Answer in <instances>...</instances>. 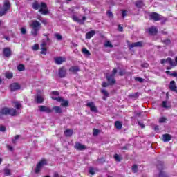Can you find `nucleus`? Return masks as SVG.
<instances>
[{
	"mask_svg": "<svg viewBox=\"0 0 177 177\" xmlns=\"http://www.w3.org/2000/svg\"><path fill=\"white\" fill-rule=\"evenodd\" d=\"M32 8L35 9V10H38L39 13H41V15H48L49 13V10H48V5H46V3L41 2L40 4L38 3V1H35L32 4Z\"/></svg>",
	"mask_w": 177,
	"mask_h": 177,
	"instance_id": "f257e3e1",
	"label": "nucleus"
},
{
	"mask_svg": "<svg viewBox=\"0 0 177 177\" xmlns=\"http://www.w3.org/2000/svg\"><path fill=\"white\" fill-rule=\"evenodd\" d=\"M30 24V27L32 28V35L37 37V35H38V32H39V30L42 28V24L37 20L31 21Z\"/></svg>",
	"mask_w": 177,
	"mask_h": 177,
	"instance_id": "f03ea898",
	"label": "nucleus"
},
{
	"mask_svg": "<svg viewBox=\"0 0 177 177\" xmlns=\"http://www.w3.org/2000/svg\"><path fill=\"white\" fill-rule=\"evenodd\" d=\"M17 111L16 109L13 108H3L0 111V118H3V115H11L12 117H15L16 115Z\"/></svg>",
	"mask_w": 177,
	"mask_h": 177,
	"instance_id": "7ed1b4c3",
	"label": "nucleus"
},
{
	"mask_svg": "<svg viewBox=\"0 0 177 177\" xmlns=\"http://www.w3.org/2000/svg\"><path fill=\"white\" fill-rule=\"evenodd\" d=\"M149 19L154 20V21H160V20H162V24H165V21H167V19L165 17L154 12L149 14Z\"/></svg>",
	"mask_w": 177,
	"mask_h": 177,
	"instance_id": "20e7f679",
	"label": "nucleus"
},
{
	"mask_svg": "<svg viewBox=\"0 0 177 177\" xmlns=\"http://www.w3.org/2000/svg\"><path fill=\"white\" fill-rule=\"evenodd\" d=\"M44 165H48L46 160L39 161L35 168V174H39V172H41V169L44 168Z\"/></svg>",
	"mask_w": 177,
	"mask_h": 177,
	"instance_id": "39448f33",
	"label": "nucleus"
},
{
	"mask_svg": "<svg viewBox=\"0 0 177 177\" xmlns=\"http://www.w3.org/2000/svg\"><path fill=\"white\" fill-rule=\"evenodd\" d=\"M51 98L53 100L61 102V106H62V107H68V102L63 99V97L52 96Z\"/></svg>",
	"mask_w": 177,
	"mask_h": 177,
	"instance_id": "423d86ee",
	"label": "nucleus"
},
{
	"mask_svg": "<svg viewBox=\"0 0 177 177\" xmlns=\"http://www.w3.org/2000/svg\"><path fill=\"white\" fill-rule=\"evenodd\" d=\"M160 63L161 64H164L165 63H169V64H170V66H176V63L171 57H168L166 59H161Z\"/></svg>",
	"mask_w": 177,
	"mask_h": 177,
	"instance_id": "0eeeda50",
	"label": "nucleus"
},
{
	"mask_svg": "<svg viewBox=\"0 0 177 177\" xmlns=\"http://www.w3.org/2000/svg\"><path fill=\"white\" fill-rule=\"evenodd\" d=\"M39 110L40 113H47V114H50V113H52L53 111V110L50 109V108L45 106L44 105H40L39 106Z\"/></svg>",
	"mask_w": 177,
	"mask_h": 177,
	"instance_id": "6e6552de",
	"label": "nucleus"
},
{
	"mask_svg": "<svg viewBox=\"0 0 177 177\" xmlns=\"http://www.w3.org/2000/svg\"><path fill=\"white\" fill-rule=\"evenodd\" d=\"M86 106L87 107H89L91 111H93V113H97V108L96 107V106H95V102H88Z\"/></svg>",
	"mask_w": 177,
	"mask_h": 177,
	"instance_id": "1a4fd4ad",
	"label": "nucleus"
},
{
	"mask_svg": "<svg viewBox=\"0 0 177 177\" xmlns=\"http://www.w3.org/2000/svg\"><path fill=\"white\" fill-rule=\"evenodd\" d=\"M66 74H67V70H66V68L64 66H62V68H59L58 72V75L59 78H64Z\"/></svg>",
	"mask_w": 177,
	"mask_h": 177,
	"instance_id": "9d476101",
	"label": "nucleus"
},
{
	"mask_svg": "<svg viewBox=\"0 0 177 177\" xmlns=\"http://www.w3.org/2000/svg\"><path fill=\"white\" fill-rule=\"evenodd\" d=\"M74 148L76 149V150H79V151L86 150V146L81 144V142H76Z\"/></svg>",
	"mask_w": 177,
	"mask_h": 177,
	"instance_id": "9b49d317",
	"label": "nucleus"
},
{
	"mask_svg": "<svg viewBox=\"0 0 177 177\" xmlns=\"http://www.w3.org/2000/svg\"><path fill=\"white\" fill-rule=\"evenodd\" d=\"M169 89H170L171 92H176V93H177V86L176 82H175V81L172 80L170 82L169 85Z\"/></svg>",
	"mask_w": 177,
	"mask_h": 177,
	"instance_id": "f8f14e48",
	"label": "nucleus"
},
{
	"mask_svg": "<svg viewBox=\"0 0 177 177\" xmlns=\"http://www.w3.org/2000/svg\"><path fill=\"white\" fill-rule=\"evenodd\" d=\"M72 19L74 21H76L77 23H79L80 24H84V21L86 20V17L84 16L82 17V20L80 19L77 15H73L72 17Z\"/></svg>",
	"mask_w": 177,
	"mask_h": 177,
	"instance_id": "ddd939ff",
	"label": "nucleus"
},
{
	"mask_svg": "<svg viewBox=\"0 0 177 177\" xmlns=\"http://www.w3.org/2000/svg\"><path fill=\"white\" fill-rule=\"evenodd\" d=\"M21 86L19 83H12L10 85V89L11 92H15V91H19L20 89Z\"/></svg>",
	"mask_w": 177,
	"mask_h": 177,
	"instance_id": "4468645a",
	"label": "nucleus"
},
{
	"mask_svg": "<svg viewBox=\"0 0 177 177\" xmlns=\"http://www.w3.org/2000/svg\"><path fill=\"white\" fill-rule=\"evenodd\" d=\"M55 64H62L66 62V58L63 57H57L54 59Z\"/></svg>",
	"mask_w": 177,
	"mask_h": 177,
	"instance_id": "2eb2a0df",
	"label": "nucleus"
},
{
	"mask_svg": "<svg viewBox=\"0 0 177 177\" xmlns=\"http://www.w3.org/2000/svg\"><path fill=\"white\" fill-rule=\"evenodd\" d=\"M129 46L130 49H132V48H142V46H143V42L138 41V42L132 43Z\"/></svg>",
	"mask_w": 177,
	"mask_h": 177,
	"instance_id": "dca6fc26",
	"label": "nucleus"
},
{
	"mask_svg": "<svg viewBox=\"0 0 177 177\" xmlns=\"http://www.w3.org/2000/svg\"><path fill=\"white\" fill-rule=\"evenodd\" d=\"M3 55L6 57H10V56H12V50L9 48H6L3 49Z\"/></svg>",
	"mask_w": 177,
	"mask_h": 177,
	"instance_id": "f3484780",
	"label": "nucleus"
},
{
	"mask_svg": "<svg viewBox=\"0 0 177 177\" xmlns=\"http://www.w3.org/2000/svg\"><path fill=\"white\" fill-rule=\"evenodd\" d=\"M106 80L109 84V85H114L115 84V79L111 75H106Z\"/></svg>",
	"mask_w": 177,
	"mask_h": 177,
	"instance_id": "a211bd4d",
	"label": "nucleus"
},
{
	"mask_svg": "<svg viewBox=\"0 0 177 177\" xmlns=\"http://www.w3.org/2000/svg\"><path fill=\"white\" fill-rule=\"evenodd\" d=\"M148 32L150 35H156V34L158 32V30H157V28L152 26L148 29Z\"/></svg>",
	"mask_w": 177,
	"mask_h": 177,
	"instance_id": "6ab92c4d",
	"label": "nucleus"
},
{
	"mask_svg": "<svg viewBox=\"0 0 177 177\" xmlns=\"http://www.w3.org/2000/svg\"><path fill=\"white\" fill-rule=\"evenodd\" d=\"M3 8L7 11L10 10V2L9 1V0L4 1V4Z\"/></svg>",
	"mask_w": 177,
	"mask_h": 177,
	"instance_id": "aec40b11",
	"label": "nucleus"
},
{
	"mask_svg": "<svg viewBox=\"0 0 177 177\" xmlns=\"http://www.w3.org/2000/svg\"><path fill=\"white\" fill-rule=\"evenodd\" d=\"M96 34L95 30H91L86 34V39H91Z\"/></svg>",
	"mask_w": 177,
	"mask_h": 177,
	"instance_id": "412c9836",
	"label": "nucleus"
},
{
	"mask_svg": "<svg viewBox=\"0 0 177 177\" xmlns=\"http://www.w3.org/2000/svg\"><path fill=\"white\" fill-rule=\"evenodd\" d=\"M172 139V136L170 134H163L162 135V140L163 142H169Z\"/></svg>",
	"mask_w": 177,
	"mask_h": 177,
	"instance_id": "4be33fe9",
	"label": "nucleus"
},
{
	"mask_svg": "<svg viewBox=\"0 0 177 177\" xmlns=\"http://www.w3.org/2000/svg\"><path fill=\"white\" fill-rule=\"evenodd\" d=\"M69 71L71 73H73V74H75V73H78V71H80V66H71L69 68Z\"/></svg>",
	"mask_w": 177,
	"mask_h": 177,
	"instance_id": "5701e85b",
	"label": "nucleus"
},
{
	"mask_svg": "<svg viewBox=\"0 0 177 177\" xmlns=\"http://www.w3.org/2000/svg\"><path fill=\"white\" fill-rule=\"evenodd\" d=\"M156 167H157L158 169L160 171V172H161V171H162V169H164V162L158 161L157 164H156Z\"/></svg>",
	"mask_w": 177,
	"mask_h": 177,
	"instance_id": "b1692460",
	"label": "nucleus"
},
{
	"mask_svg": "<svg viewBox=\"0 0 177 177\" xmlns=\"http://www.w3.org/2000/svg\"><path fill=\"white\" fill-rule=\"evenodd\" d=\"M135 5L136 8H143V6H145V2L143 0H138L136 1Z\"/></svg>",
	"mask_w": 177,
	"mask_h": 177,
	"instance_id": "393cba45",
	"label": "nucleus"
},
{
	"mask_svg": "<svg viewBox=\"0 0 177 177\" xmlns=\"http://www.w3.org/2000/svg\"><path fill=\"white\" fill-rule=\"evenodd\" d=\"M46 46V43L44 42L41 44V55H46V48H45Z\"/></svg>",
	"mask_w": 177,
	"mask_h": 177,
	"instance_id": "a878e982",
	"label": "nucleus"
},
{
	"mask_svg": "<svg viewBox=\"0 0 177 177\" xmlns=\"http://www.w3.org/2000/svg\"><path fill=\"white\" fill-rule=\"evenodd\" d=\"M53 111L57 113V114H62L63 113V110H62V108L60 106H54L53 107Z\"/></svg>",
	"mask_w": 177,
	"mask_h": 177,
	"instance_id": "bb28decb",
	"label": "nucleus"
},
{
	"mask_svg": "<svg viewBox=\"0 0 177 177\" xmlns=\"http://www.w3.org/2000/svg\"><path fill=\"white\" fill-rule=\"evenodd\" d=\"M21 138L20 135H16L14 138H12V145H16L17 140H19Z\"/></svg>",
	"mask_w": 177,
	"mask_h": 177,
	"instance_id": "cd10ccee",
	"label": "nucleus"
},
{
	"mask_svg": "<svg viewBox=\"0 0 177 177\" xmlns=\"http://www.w3.org/2000/svg\"><path fill=\"white\" fill-rule=\"evenodd\" d=\"M115 127L116 128V129H122V123H121V122L120 121H115Z\"/></svg>",
	"mask_w": 177,
	"mask_h": 177,
	"instance_id": "c85d7f7f",
	"label": "nucleus"
},
{
	"mask_svg": "<svg viewBox=\"0 0 177 177\" xmlns=\"http://www.w3.org/2000/svg\"><path fill=\"white\" fill-rule=\"evenodd\" d=\"M8 13V10H6L3 7L0 6V17L5 16Z\"/></svg>",
	"mask_w": 177,
	"mask_h": 177,
	"instance_id": "c756f323",
	"label": "nucleus"
},
{
	"mask_svg": "<svg viewBox=\"0 0 177 177\" xmlns=\"http://www.w3.org/2000/svg\"><path fill=\"white\" fill-rule=\"evenodd\" d=\"M35 100L37 102V103L41 104L44 102V97H42V96L38 95L37 96V97L35 98Z\"/></svg>",
	"mask_w": 177,
	"mask_h": 177,
	"instance_id": "7c9ffc66",
	"label": "nucleus"
},
{
	"mask_svg": "<svg viewBox=\"0 0 177 177\" xmlns=\"http://www.w3.org/2000/svg\"><path fill=\"white\" fill-rule=\"evenodd\" d=\"M64 135L67 137L70 138V136H73V130L67 129L64 131Z\"/></svg>",
	"mask_w": 177,
	"mask_h": 177,
	"instance_id": "2f4dec72",
	"label": "nucleus"
},
{
	"mask_svg": "<svg viewBox=\"0 0 177 177\" xmlns=\"http://www.w3.org/2000/svg\"><path fill=\"white\" fill-rule=\"evenodd\" d=\"M38 20H40V21L44 25L46 26L47 24H48L49 22H48V19H44L42 17H39Z\"/></svg>",
	"mask_w": 177,
	"mask_h": 177,
	"instance_id": "473e14b6",
	"label": "nucleus"
},
{
	"mask_svg": "<svg viewBox=\"0 0 177 177\" xmlns=\"http://www.w3.org/2000/svg\"><path fill=\"white\" fill-rule=\"evenodd\" d=\"M129 97H130V99H138L139 97V93H135L133 94H131L129 95Z\"/></svg>",
	"mask_w": 177,
	"mask_h": 177,
	"instance_id": "72a5a7b5",
	"label": "nucleus"
},
{
	"mask_svg": "<svg viewBox=\"0 0 177 177\" xmlns=\"http://www.w3.org/2000/svg\"><path fill=\"white\" fill-rule=\"evenodd\" d=\"M6 77H7L8 80H12V78H13V73L12 72H6Z\"/></svg>",
	"mask_w": 177,
	"mask_h": 177,
	"instance_id": "f704fd0d",
	"label": "nucleus"
},
{
	"mask_svg": "<svg viewBox=\"0 0 177 177\" xmlns=\"http://www.w3.org/2000/svg\"><path fill=\"white\" fill-rule=\"evenodd\" d=\"M82 52L84 55H85L86 56H91V53L89 52V50H88V49H86V48H83L82 50Z\"/></svg>",
	"mask_w": 177,
	"mask_h": 177,
	"instance_id": "c9c22d12",
	"label": "nucleus"
},
{
	"mask_svg": "<svg viewBox=\"0 0 177 177\" xmlns=\"http://www.w3.org/2000/svg\"><path fill=\"white\" fill-rule=\"evenodd\" d=\"M44 42H45L46 46V45H50V44H51V41L49 37H46L45 39H44L42 41V44H44Z\"/></svg>",
	"mask_w": 177,
	"mask_h": 177,
	"instance_id": "e433bc0d",
	"label": "nucleus"
},
{
	"mask_svg": "<svg viewBox=\"0 0 177 177\" xmlns=\"http://www.w3.org/2000/svg\"><path fill=\"white\" fill-rule=\"evenodd\" d=\"M55 37L57 41H62L63 39V37H62V35L59 33L55 34Z\"/></svg>",
	"mask_w": 177,
	"mask_h": 177,
	"instance_id": "4c0bfd02",
	"label": "nucleus"
},
{
	"mask_svg": "<svg viewBox=\"0 0 177 177\" xmlns=\"http://www.w3.org/2000/svg\"><path fill=\"white\" fill-rule=\"evenodd\" d=\"M118 74L120 77H124V75H125V74H127V71H125V69H123V70H120L119 72H118Z\"/></svg>",
	"mask_w": 177,
	"mask_h": 177,
	"instance_id": "58836bf2",
	"label": "nucleus"
},
{
	"mask_svg": "<svg viewBox=\"0 0 177 177\" xmlns=\"http://www.w3.org/2000/svg\"><path fill=\"white\" fill-rule=\"evenodd\" d=\"M159 177H168V175H167V173L163 171H160L159 173Z\"/></svg>",
	"mask_w": 177,
	"mask_h": 177,
	"instance_id": "ea45409f",
	"label": "nucleus"
},
{
	"mask_svg": "<svg viewBox=\"0 0 177 177\" xmlns=\"http://www.w3.org/2000/svg\"><path fill=\"white\" fill-rule=\"evenodd\" d=\"M162 42L163 44H165L166 45H171V39H167L165 40H162Z\"/></svg>",
	"mask_w": 177,
	"mask_h": 177,
	"instance_id": "a19ab883",
	"label": "nucleus"
},
{
	"mask_svg": "<svg viewBox=\"0 0 177 177\" xmlns=\"http://www.w3.org/2000/svg\"><path fill=\"white\" fill-rule=\"evenodd\" d=\"M132 171L133 172H134V174H136V172H138V165H133L132 166Z\"/></svg>",
	"mask_w": 177,
	"mask_h": 177,
	"instance_id": "79ce46f5",
	"label": "nucleus"
},
{
	"mask_svg": "<svg viewBox=\"0 0 177 177\" xmlns=\"http://www.w3.org/2000/svg\"><path fill=\"white\" fill-rule=\"evenodd\" d=\"M32 50H38L39 49V45L38 44H35L32 46Z\"/></svg>",
	"mask_w": 177,
	"mask_h": 177,
	"instance_id": "37998d69",
	"label": "nucleus"
},
{
	"mask_svg": "<svg viewBox=\"0 0 177 177\" xmlns=\"http://www.w3.org/2000/svg\"><path fill=\"white\" fill-rule=\"evenodd\" d=\"M4 174L6 176H9L10 175V170L8 168L4 169Z\"/></svg>",
	"mask_w": 177,
	"mask_h": 177,
	"instance_id": "c03bdc74",
	"label": "nucleus"
},
{
	"mask_svg": "<svg viewBox=\"0 0 177 177\" xmlns=\"http://www.w3.org/2000/svg\"><path fill=\"white\" fill-rule=\"evenodd\" d=\"M101 93L104 95V96H106V97H108L109 96V92H107V91H106L105 89L102 90Z\"/></svg>",
	"mask_w": 177,
	"mask_h": 177,
	"instance_id": "a18cd8bd",
	"label": "nucleus"
},
{
	"mask_svg": "<svg viewBox=\"0 0 177 177\" xmlns=\"http://www.w3.org/2000/svg\"><path fill=\"white\" fill-rule=\"evenodd\" d=\"M127 13H128V11L122 10V17L123 19L125 18V16H127Z\"/></svg>",
	"mask_w": 177,
	"mask_h": 177,
	"instance_id": "49530a36",
	"label": "nucleus"
},
{
	"mask_svg": "<svg viewBox=\"0 0 177 177\" xmlns=\"http://www.w3.org/2000/svg\"><path fill=\"white\" fill-rule=\"evenodd\" d=\"M167 101H163L162 103V107H163L164 109H168V106L167 104Z\"/></svg>",
	"mask_w": 177,
	"mask_h": 177,
	"instance_id": "de8ad7c7",
	"label": "nucleus"
},
{
	"mask_svg": "<svg viewBox=\"0 0 177 177\" xmlns=\"http://www.w3.org/2000/svg\"><path fill=\"white\" fill-rule=\"evenodd\" d=\"M129 146L130 145L129 144H127V145H124V147H122L120 149H121V150H129Z\"/></svg>",
	"mask_w": 177,
	"mask_h": 177,
	"instance_id": "09e8293b",
	"label": "nucleus"
},
{
	"mask_svg": "<svg viewBox=\"0 0 177 177\" xmlns=\"http://www.w3.org/2000/svg\"><path fill=\"white\" fill-rule=\"evenodd\" d=\"M88 172L91 175H95V169H93V167H90L88 169Z\"/></svg>",
	"mask_w": 177,
	"mask_h": 177,
	"instance_id": "8fccbe9b",
	"label": "nucleus"
},
{
	"mask_svg": "<svg viewBox=\"0 0 177 177\" xmlns=\"http://www.w3.org/2000/svg\"><path fill=\"white\" fill-rule=\"evenodd\" d=\"M6 131V127L3 125L0 126V132H5Z\"/></svg>",
	"mask_w": 177,
	"mask_h": 177,
	"instance_id": "3c124183",
	"label": "nucleus"
},
{
	"mask_svg": "<svg viewBox=\"0 0 177 177\" xmlns=\"http://www.w3.org/2000/svg\"><path fill=\"white\" fill-rule=\"evenodd\" d=\"M93 136H97V135H99V129H93Z\"/></svg>",
	"mask_w": 177,
	"mask_h": 177,
	"instance_id": "603ef678",
	"label": "nucleus"
},
{
	"mask_svg": "<svg viewBox=\"0 0 177 177\" xmlns=\"http://www.w3.org/2000/svg\"><path fill=\"white\" fill-rule=\"evenodd\" d=\"M165 121H167V119L164 117H162L159 119V122H160V124L165 122Z\"/></svg>",
	"mask_w": 177,
	"mask_h": 177,
	"instance_id": "864d4df0",
	"label": "nucleus"
},
{
	"mask_svg": "<svg viewBox=\"0 0 177 177\" xmlns=\"http://www.w3.org/2000/svg\"><path fill=\"white\" fill-rule=\"evenodd\" d=\"M15 108L17 110H19L21 108V105L19 102H15Z\"/></svg>",
	"mask_w": 177,
	"mask_h": 177,
	"instance_id": "5fc2aeb1",
	"label": "nucleus"
},
{
	"mask_svg": "<svg viewBox=\"0 0 177 177\" xmlns=\"http://www.w3.org/2000/svg\"><path fill=\"white\" fill-rule=\"evenodd\" d=\"M118 31H120V32H122V31H124V28L121 26V25H118Z\"/></svg>",
	"mask_w": 177,
	"mask_h": 177,
	"instance_id": "6e6d98bb",
	"label": "nucleus"
},
{
	"mask_svg": "<svg viewBox=\"0 0 177 177\" xmlns=\"http://www.w3.org/2000/svg\"><path fill=\"white\" fill-rule=\"evenodd\" d=\"M106 15H107L108 17H113L114 16L113 15V12H111V11H110V10L107 11Z\"/></svg>",
	"mask_w": 177,
	"mask_h": 177,
	"instance_id": "4d7b16f0",
	"label": "nucleus"
},
{
	"mask_svg": "<svg viewBox=\"0 0 177 177\" xmlns=\"http://www.w3.org/2000/svg\"><path fill=\"white\" fill-rule=\"evenodd\" d=\"M114 158L115 160H116V161H121V159L120 158V156L118 154H115Z\"/></svg>",
	"mask_w": 177,
	"mask_h": 177,
	"instance_id": "13d9d810",
	"label": "nucleus"
},
{
	"mask_svg": "<svg viewBox=\"0 0 177 177\" xmlns=\"http://www.w3.org/2000/svg\"><path fill=\"white\" fill-rule=\"evenodd\" d=\"M117 74V68H113L112 71V74L111 75H113V77H115V75Z\"/></svg>",
	"mask_w": 177,
	"mask_h": 177,
	"instance_id": "bf43d9fd",
	"label": "nucleus"
},
{
	"mask_svg": "<svg viewBox=\"0 0 177 177\" xmlns=\"http://www.w3.org/2000/svg\"><path fill=\"white\" fill-rule=\"evenodd\" d=\"M105 46L109 47V48H113V44H111V43H110V41H108L105 44Z\"/></svg>",
	"mask_w": 177,
	"mask_h": 177,
	"instance_id": "052dcab7",
	"label": "nucleus"
},
{
	"mask_svg": "<svg viewBox=\"0 0 177 177\" xmlns=\"http://www.w3.org/2000/svg\"><path fill=\"white\" fill-rule=\"evenodd\" d=\"M135 80L136 81H138V82H143L144 81L143 78L141 77H136Z\"/></svg>",
	"mask_w": 177,
	"mask_h": 177,
	"instance_id": "680f3d73",
	"label": "nucleus"
},
{
	"mask_svg": "<svg viewBox=\"0 0 177 177\" xmlns=\"http://www.w3.org/2000/svg\"><path fill=\"white\" fill-rule=\"evenodd\" d=\"M17 70H19V71H23V64H19L17 66Z\"/></svg>",
	"mask_w": 177,
	"mask_h": 177,
	"instance_id": "e2e57ef3",
	"label": "nucleus"
},
{
	"mask_svg": "<svg viewBox=\"0 0 177 177\" xmlns=\"http://www.w3.org/2000/svg\"><path fill=\"white\" fill-rule=\"evenodd\" d=\"M7 149L8 150H9L10 151H13V147L9 145H7Z\"/></svg>",
	"mask_w": 177,
	"mask_h": 177,
	"instance_id": "0e129e2a",
	"label": "nucleus"
},
{
	"mask_svg": "<svg viewBox=\"0 0 177 177\" xmlns=\"http://www.w3.org/2000/svg\"><path fill=\"white\" fill-rule=\"evenodd\" d=\"M109 85H110L109 83H107V82H103L102 83L103 88H107V86H109Z\"/></svg>",
	"mask_w": 177,
	"mask_h": 177,
	"instance_id": "69168bd1",
	"label": "nucleus"
},
{
	"mask_svg": "<svg viewBox=\"0 0 177 177\" xmlns=\"http://www.w3.org/2000/svg\"><path fill=\"white\" fill-rule=\"evenodd\" d=\"M52 95H54L55 96H59V91H52Z\"/></svg>",
	"mask_w": 177,
	"mask_h": 177,
	"instance_id": "338daca9",
	"label": "nucleus"
},
{
	"mask_svg": "<svg viewBox=\"0 0 177 177\" xmlns=\"http://www.w3.org/2000/svg\"><path fill=\"white\" fill-rule=\"evenodd\" d=\"M138 125L141 127V128H145V124L142 122H140V121H138Z\"/></svg>",
	"mask_w": 177,
	"mask_h": 177,
	"instance_id": "774afa93",
	"label": "nucleus"
}]
</instances>
